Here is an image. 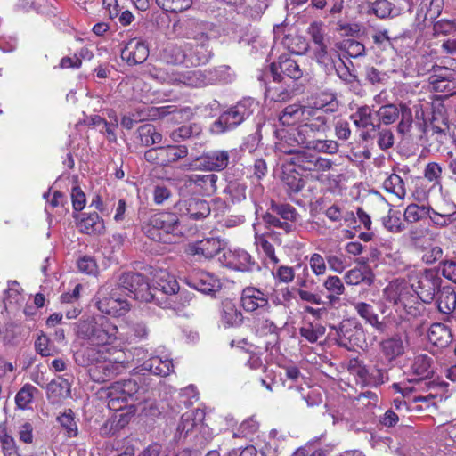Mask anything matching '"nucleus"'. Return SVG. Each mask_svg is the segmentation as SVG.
Segmentation results:
<instances>
[{"label":"nucleus","instance_id":"1","mask_svg":"<svg viewBox=\"0 0 456 456\" xmlns=\"http://www.w3.org/2000/svg\"><path fill=\"white\" fill-rule=\"evenodd\" d=\"M118 331L117 325L105 317L79 321L77 335L86 341L87 346L74 354L76 363L89 369L100 364L110 354V348L107 346L118 338Z\"/></svg>","mask_w":456,"mask_h":456},{"label":"nucleus","instance_id":"2","mask_svg":"<svg viewBox=\"0 0 456 456\" xmlns=\"http://www.w3.org/2000/svg\"><path fill=\"white\" fill-rule=\"evenodd\" d=\"M229 70L226 66H221L218 69L209 71H201L200 69L186 70L182 73H167L159 68L152 67L149 70L152 78L160 82L183 84L191 87H202L216 82H227L228 79L224 74Z\"/></svg>","mask_w":456,"mask_h":456},{"label":"nucleus","instance_id":"3","mask_svg":"<svg viewBox=\"0 0 456 456\" xmlns=\"http://www.w3.org/2000/svg\"><path fill=\"white\" fill-rule=\"evenodd\" d=\"M259 103L254 98L245 97L224 111L212 124L211 130L223 134L236 128L258 110Z\"/></svg>","mask_w":456,"mask_h":456},{"label":"nucleus","instance_id":"4","mask_svg":"<svg viewBox=\"0 0 456 456\" xmlns=\"http://www.w3.org/2000/svg\"><path fill=\"white\" fill-rule=\"evenodd\" d=\"M142 381V378L137 377L111 384L106 393L110 409L118 411L123 409L129 400H140L141 395L146 391Z\"/></svg>","mask_w":456,"mask_h":456},{"label":"nucleus","instance_id":"5","mask_svg":"<svg viewBox=\"0 0 456 456\" xmlns=\"http://www.w3.org/2000/svg\"><path fill=\"white\" fill-rule=\"evenodd\" d=\"M258 79L263 83L265 88V97L272 101L283 102L290 100L295 94L296 85L293 81H289L281 74L275 71H262Z\"/></svg>","mask_w":456,"mask_h":456},{"label":"nucleus","instance_id":"6","mask_svg":"<svg viewBox=\"0 0 456 456\" xmlns=\"http://www.w3.org/2000/svg\"><path fill=\"white\" fill-rule=\"evenodd\" d=\"M177 212H158L151 215L143 231L153 240L161 241V232L165 234L179 235L182 233Z\"/></svg>","mask_w":456,"mask_h":456},{"label":"nucleus","instance_id":"7","mask_svg":"<svg viewBox=\"0 0 456 456\" xmlns=\"http://www.w3.org/2000/svg\"><path fill=\"white\" fill-rule=\"evenodd\" d=\"M118 289L126 292V294L134 297L135 300L142 302H159V298L152 292L151 287L149 285L147 279L141 273L134 272L123 273L118 281Z\"/></svg>","mask_w":456,"mask_h":456},{"label":"nucleus","instance_id":"8","mask_svg":"<svg viewBox=\"0 0 456 456\" xmlns=\"http://www.w3.org/2000/svg\"><path fill=\"white\" fill-rule=\"evenodd\" d=\"M442 279L435 269H425L411 278V289L425 304L432 303L442 289Z\"/></svg>","mask_w":456,"mask_h":456},{"label":"nucleus","instance_id":"9","mask_svg":"<svg viewBox=\"0 0 456 456\" xmlns=\"http://www.w3.org/2000/svg\"><path fill=\"white\" fill-rule=\"evenodd\" d=\"M290 163L298 169V172L309 173L314 177L329 171L333 166V162L330 159L318 156L305 148L294 153L290 158Z\"/></svg>","mask_w":456,"mask_h":456},{"label":"nucleus","instance_id":"10","mask_svg":"<svg viewBox=\"0 0 456 456\" xmlns=\"http://www.w3.org/2000/svg\"><path fill=\"white\" fill-rule=\"evenodd\" d=\"M338 336V344L346 348L362 347L365 343L364 328L355 318L344 319L338 326H332Z\"/></svg>","mask_w":456,"mask_h":456},{"label":"nucleus","instance_id":"11","mask_svg":"<svg viewBox=\"0 0 456 456\" xmlns=\"http://www.w3.org/2000/svg\"><path fill=\"white\" fill-rule=\"evenodd\" d=\"M188 155V149L184 145L159 146L147 150L144 159L147 162L167 167Z\"/></svg>","mask_w":456,"mask_h":456},{"label":"nucleus","instance_id":"12","mask_svg":"<svg viewBox=\"0 0 456 456\" xmlns=\"http://www.w3.org/2000/svg\"><path fill=\"white\" fill-rule=\"evenodd\" d=\"M276 134L278 141L275 143V147L279 151L289 154L292 157L301 147L306 149L308 137H305L299 126L297 127L278 130Z\"/></svg>","mask_w":456,"mask_h":456},{"label":"nucleus","instance_id":"13","mask_svg":"<svg viewBox=\"0 0 456 456\" xmlns=\"http://www.w3.org/2000/svg\"><path fill=\"white\" fill-rule=\"evenodd\" d=\"M408 346L407 336L399 333L382 339L379 344L382 362L388 366H394L395 362L406 353Z\"/></svg>","mask_w":456,"mask_h":456},{"label":"nucleus","instance_id":"14","mask_svg":"<svg viewBox=\"0 0 456 456\" xmlns=\"http://www.w3.org/2000/svg\"><path fill=\"white\" fill-rule=\"evenodd\" d=\"M235 150H213L204 152L201 156L195 159V163L191 164L193 168L207 171H222L225 169L231 158L234 155Z\"/></svg>","mask_w":456,"mask_h":456},{"label":"nucleus","instance_id":"15","mask_svg":"<svg viewBox=\"0 0 456 456\" xmlns=\"http://www.w3.org/2000/svg\"><path fill=\"white\" fill-rule=\"evenodd\" d=\"M97 308L103 314L120 316L129 310V304L126 300L120 298L116 290L109 295L108 288L102 287L96 295Z\"/></svg>","mask_w":456,"mask_h":456},{"label":"nucleus","instance_id":"16","mask_svg":"<svg viewBox=\"0 0 456 456\" xmlns=\"http://www.w3.org/2000/svg\"><path fill=\"white\" fill-rule=\"evenodd\" d=\"M223 264L224 266L244 273L259 271L260 266L253 256L245 249H228L223 254Z\"/></svg>","mask_w":456,"mask_h":456},{"label":"nucleus","instance_id":"17","mask_svg":"<svg viewBox=\"0 0 456 456\" xmlns=\"http://www.w3.org/2000/svg\"><path fill=\"white\" fill-rule=\"evenodd\" d=\"M240 305L248 313L259 311L266 314L271 310L268 294L254 286H248L242 289Z\"/></svg>","mask_w":456,"mask_h":456},{"label":"nucleus","instance_id":"18","mask_svg":"<svg viewBox=\"0 0 456 456\" xmlns=\"http://www.w3.org/2000/svg\"><path fill=\"white\" fill-rule=\"evenodd\" d=\"M303 123L299 125L305 137L313 138L317 134H324L330 129L329 118L322 110L308 107Z\"/></svg>","mask_w":456,"mask_h":456},{"label":"nucleus","instance_id":"19","mask_svg":"<svg viewBox=\"0 0 456 456\" xmlns=\"http://www.w3.org/2000/svg\"><path fill=\"white\" fill-rule=\"evenodd\" d=\"M225 248V242L219 238L209 237L188 245L187 253L199 260L211 259Z\"/></svg>","mask_w":456,"mask_h":456},{"label":"nucleus","instance_id":"20","mask_svg":"<svg viewBox=\"0 0 456 456\" xmlns=\"http://www.w3.org/2000/svg\"><path fill=\"white\" fill-rule=\"evenodd\" d=\"M174 208L180 216H188L191 220H201L210 214L208 203L197 198L180 200Z\"/></svg>","mask_w":456,"mask_h":456},{"label":"nucleus","instance_id":"21","mask_svg":"<svg viewBox=\"0 0 456 456\" xmlns=\"http://www.w3.org/2000/svg\"><path fill=\"white\" fill-rule=\"evenodd\" d=\"M110 354L106 355V359L88 370L91 379L98 383L105 382L119 374H121L126 366L122 361L111 360Z\"/></svg>","mask_w":456,"mask_h":456},{"label":"nucleus","instance_id":"22","mask_svg":"<svg viewBox=\"0 0 456 456\" xmlns=\"http://www.w3.org/2000/svg\"><path fill=\"white\" fill-rule=\"evenodd\" d=\"M195 44L185 42L186 66L207 64L213 56L208 37L205 40H195Z\"/></svg>","mask_w":456,"mask_h":456},{"label":"nucleus","instance_id":"23","mask_svg":"<svg viewBox=\"0 0 456 456\" xmlns=\"http://www.w3.org/2000/svg\"><path fill=\"white\" fill-rule=\"evenodd\" d=\"M432 363V357L423 354L415 356L411 365V371L416 376L414 380L420 385L424 384L427 389H432L437 386L434 381H427V379H431L434 374ZM411 381H413V379Z\"/></svg>","mask_w":456,"mask_h":456},{"label":"nucleus","instance_id":"24","mask_svg":"<svg viewBox=\"0 0 456 456\" xmlns=\"http://www.w3.org/2000/svg\"><path fill=\"white\" fill-rule=\"evenodd\" d=\"M121 59L134 66L144 62L149 56V47L141 38H132L121 50Z\"/></svg>","mask_w":456,"mask_h":456},{"label":"nucleus","instance_id":"25","mask_svg":"<svg viewBox=\"0 0 456 456\" xmlns=\"http://www.w3.org/2000/svg\"><path fill=\"white\" fill-rule=\"evenodd\" d=\"M187 285L204 294H212L221 288L220 281L212 273L198 271L185 279Z\"/></svg>","mask_w":456,"mask_h":456},{"label":"nucleus","instance_id":"26","mask_svg":"<svg viewBox=\"0 0 456 456\" xmlns=\"http://www.w3.org/2000/svg\"><path fill=\"white\" fill-rule=\"evenodd\" d=\"M350 118L358 128L366 129L370 127V130L361 134L363 141L372 139L374 137L372 133L379 129V123L377 125L372 123V110L368 105L358 107L356 111L350 116Z\"/></svg>","mask_w":456,"mask_h":456},{"label":"nucleus","instance_id":"27","mask_svg":"<svg viewBox=\"0 0 456 456\" xmlns=\"http://www.w3.org/2000/svg\"><path fill=\"white\" fill-rule=\"evenodd\" d=\"M202 23L196 19L190 18L183 21L175 20L172 29L176 37L192 38L194 40H205L208 35L201 31Z\"/></svg>","mask_w":456,"mask_h":456},{"label":"nucleus","instance_id":"28","mask_svg":"<svg viewBox=\"0 0 456 456\" xmlns=\"http://www.w3.org/2000/svg\"><path fill=\"white\" fill-rule=\"evenodd\" d=\"M350 305L365 323L370 324L379 332L385 331L386 324L379 321V314L372 305L362 301H351Z\"/></svg>","mask_w":456,"mask_h":456},{"label":"nucleus","instance_id":"29","mask_svg":"<svg viewBox=\"0 0 456 456\" xmlns=\"http://www.w3.org/2000/svg\"><path fill=\"white\" fill-rule=\"evenodd\" d=\"M274 69L277 73L281 74L286 79L294 83L303 76V70L298 63L290 58L281 57L278 62L271 63L266 70L273 71Z\"/></svg>","mask_w":456,"mask_h":456},{"label":"nucleus","instance_id":"30","mask_svg":"<svg viewBox=\"0 0 456 456\" xmlns=\"http://www.w3.org/2000/svg\"><path fill=\"white\" fill-rule=\"evenodd\" d=\"M186 53L185 42L168 43L159 52V58L167 64L186 66Z\"/></svg>","mask_w":456,"mask_h":456},{"label":"nucleus","instance_id":"31","mask_svg":"<svg viewBox=\"0 0 456 456\" xmlns=\"http://www.w3.org/2000/svg\"><path fill=\"white\" fill-rule=\"evenodd\" d=\"M220 320L225 327H238L243 322V314L231 299H224L221 303Z\"/></svg>","mask_w":456,"mask_h":456},{"label":"nucleus","instance_id":"32","mask_svg":"<svg viewBox=\"0 0 456 456\" xmlns=\"http://www.w3.org/2000/svg\"><path fill=\"white\" fill-rule=\"evenodd\" d=\"M217 175L215 174L186 175L184 182L186 186L194 185L205 194H212L216 191Z\"/></svg>","mask_w":456,"mask_h":456},{"label":"nucleus","instance_id":"33","mask_svg":"<svg viewBox=\"0 0 456 456\" xmlns=\"http://www.w3.org/2000/svg\"><path fill=\"white\" fill-rule=\"evenodd\" d=\"M151 290L153 293L156 294V296L159 298V303L155 301L156 304L162 305V303L159 300V294L175 295L179 291V285L174 276L170 275L166 271H160L159 275L157 276L156 286L151 288Z\"/></svg>","mask_w":456,"mask_h":456},{"label":"nucleus","instance_id":"34","mask_svg":"<svg viewBox=\"0 0 456 456\" xmlns=\"http://www.w3.org/2000/svg\"><path fill=\"white\" fill-rule=\"evenodd\" d=\"M307 106L290 104L285 107L280 115V121L284 126H292L296 123H303L305 115H308Z\"/></svg>","mask_w":456,"mask_h":456},{"label":"nucleus","instance_id":"35","mask_svg":"<svg viewBox=\"0 0 456 456\" xmlns=\"http://www.w3.org/2000/svg\"><path fill=\"white\" fill-rule=\"evenodd\" d=\"M429 341L439 347L447 346L452 340L450 329L444 323H433L428 330Z\"/></svg>","mask_w":456,"mask_h":456},{"label":"nucleus","instance_id":"36","mask_svg":"<svg viewBox=\"0 0 456 456\" xmlns=\"http://www.w3.org/2000/svg\"><path fill=\"white\" fill-rule=\"evenodd\" d=\"M323 287L328 292L326 297L330 305L333 306L340 300V296L345 292V286L338 276L330 275L323 282Z\"/></svg>","mask_w":456,"mask_h":456},{"label":"nucleus","instance_id":"37","mask_svg":"<svg viewBox=\"0 0 456 456\" xmlns=\"http://www.w3.org/2000/svg\"><path fill=\"white\" fill-rule=\"evenodd\" d=\"M436 296L439 312L449 314L456 309V292L453 288L451 286L442 287Z\"/></svg>","mask_w":456,"mask_h":456},{"label":"nucleus","instance_id":"38","mask_svg":"<svg viewBox=\"0 0 456 456\" xmlns=\"http://www.w3.org/2000/svg\"><path fill=\"white\" fill-rule=\"evenodd\" d=\"M172 368L173 365L170 360H163L159 356H152L142 364V370H146L158 376L168 375L173 370Z\"/></svg>","mask_w":456,"mask_h":456},{"label":"nucleus","instance_id":"39","mask_svg":"<svg viewBox=\"0 0 456 456\" xmlns=\"http://www.w3.org/2000/svg\"><path fill=\"white\" fill-rule=\"evenodd\" d=\"M204 415V411L200 409L186 411L181 416L179 424L177 426V432L180 434V436L183 435V436H186L198 423L202 421Z\"/></svg>","mask_w":456,"mask_h":456},{"label":"nucleus","instance_id":"40","mask_svg":"<svg viewBox=\"0 0 456 456\" xmlns=\"http://www.w3.org/2000/svg\"><path fill=\"white\" fill-rule=\"evenodd\" d=\"M78 226L82 232L90 235L102 234L105 231V225L102 218L95 212L82 218Z\"/></svg>","mask_w":456,"mask_h":456},{"label":"nucleus","instance_id":"41","mask_svg":"<svg viewBox=\"0 0 456 456\" xmlns=\"http://www.w3.org/2000/svg\"><path fill=\"white\" fill-rule=\"evenodd\" d=\"M345 281L348 285H357L361 282L370 284L373 281V274L369 266L353 268L345 274Z\"/></svg>","mask_w":456,"mask_h":456},{"label":"nucleus","instance_id":"42","mask_svg":"<svg viewBox=\"0 0 456 456\" xmlns=\"http://www.w3.org/2000/svg\"><path fill=\"white\" fill-rule=\"evenodd\" d=\"M383 188L401 200L406 196L404 181L397 174H391L387 176L383 182Z\"/></svg>","mask_w":456,"mask_h":456},{"label":"nucleus","instance_id":"43","mask_svg":"<svg viewBox=\"0 0 456 456\" xmlns=\"http://www.w3.org/2000/svg\"><path fill=\"white\" fill-rule=\"evenodd\" d=\"M270 210L279 216L285 222L293 224L297 221L299 214L297 209L289 204H281L272 201Z\"/></svg>","mask_w":456,"mask_h":456},{"label":"nucleus","instance_id":"44","mask_svg":"<svg viewBox=\"0 0 456 456\" xmlns=\"http://www.w3.org/2000/svg\"><path fill=\"white\" fill-rule=\"evenodd\" d=\"M313 108L322 110L324 113H333L338 109V102L334 94L321 93Z\"/></svg>","mask_w":456,"mask_h":456},{"label":"nucleus","instance_id":"45","mask_svg":"<svg viewBox=\"0 0 456 456\" xmlns=\"http://www.w3.org/2000/svg\"><path fill=\"white\" fill-rule=\"evenodd\" d=\"M430 206L410 204L403 212V218L407 223L413 224L428 217Z\"/></svg>","mask_w":456,"mask_h":456},{"label":"nucleus","instance_id":"46","mask_svg":"<svg viewBox=\"0 0 456 456\" xmlns=\"http://www.w3.org/2000/svg\"><path fill=\"white\" fill-rule=\"evenodd\" d=\"M269 232L260 234L255 232V245L256 248H261L265 256L273 264H278L280 259L275 254L273 245L267 240Z\"/></svg>","mask_w":456,"mask_h":456},{"label":"nucleus","instance_id":"47","mask_svg":"<svg viewBox=\"0 0 456 456\" xmlns=\"http://www.w3.org/2000/svg\"><path fill=\"white\" fill-rule=\"evenodd\" d=\"M456 206H452V211L451 212H438L429 207L430 213L428 217L431 222L438 227H446L456 221Z\"/></svg>","mask_w":456,"mask_h":456},{"label":"nucleus","instance_id":"48","mask_svg":"<svg viewBox=\"0 0 456 456\" xmlns=\"http://www.w3.org/2000/svg\"><path fill=\"white\" fill-rule=\"evenodd\" d=\"M263 221L266 228H278L284 231L286 233H290L296 231V225L289 222H285L279 216L272 212H266L263 215Z\"/></svg>","mask_w":456,"mask_h":456},{"label":"nucleus","instance_id":"49","mask_svg":"<svg viewBox=\"0 0 456 456\" xmlns=\"http://www.w3.org/2000/svg\"><path fill=\"white\" fill-rule=\"evenodd\" d=\"M338 143L333 140H314L308 138L307 150H314L316 152L336 154L338 151Z\"/></svg>","mask_w":456,"mask_h":456},{"label":"nucleus","instance_id":"50","mask_svg":"<svg viewBox=\"0 0 456 456\" xmlns=\"http://www.w3.org/2000/svg\"><path fill=\"white\" fill-rule=\"evenodd\" d=\"M307 33L310 36L314 46L330 45V37L325 33L324 25L322 22H312L307 28Z\"/></svg>","mask_w":456,"mask_h":456},{"label":"nucleus","instance_id":"51","mask_svg":"<svg viewBox=\"0 0 456 456\" xmlns=\"http://www.w3.org/2000/svg\"><path fill=\"white\" fill-rule=\"evenodd\" d=\"M367 12L369 14H374L379 19H386L390 16L393 4L387 0H376L374 2H368Z\"/></svg>","mask_w":456,"mask_h":456},{"label":"nucleus","instance_id":"52","mask_svg":"<svg viewBox=\"0 0 456 456\" xmlns=\"http://www.w3.org/2000/svg\"><path fill=\"white\" fill-rule=\"evenodd\" d=\"M281 181L289 193H297L304 187V182L298 175V171H283Z\"/></svg>","mask_w":456,"mask_h":456},{"label":"nucleus","instance_id":"53","mask_svg":"<svg viewBox=\"0 0 456 456\" xmlns=\"http://www.w3.org/2000/svg\"><path fill=\"white\" fill-rule=\"evenodd\" d=\"M169 106H143L142 109H136V118H139V121H143L145 119L156 120L158 118L165 117L167 113H169Z\"/></svg>","mask_w":456,"mask_h":456},{"label":"nucleus","instance_id":"54","mask_svg":"<svg viewBox=\"0 0 456 456\" xmlns=\"http://www.w3.org/2000/svg\"><path fill=\"white\" fill-rule=\"evenodd\" d=\"M57 421L66 431L69 437H75L77 435V425L75 421V415L72 410L67 409L62 414L57 417Z\"/></svg>","mask_w":456,"mask_h":456},{"label":"nucleus","instance_id":"55","mask_svg":"<svg viewBox=\"0 0 456 456\" xmlns=\"http://www.w3.org/2000/svg\"><path fill=\"white\" fill-rule=\"evenodd\" d=\"M444 0H422L420 11L425 12L426 20H435L442 12Z\"/></svg>","mask_w":456,"mask_h":456},{"label":"nucleus","instance_id":"56","mask_svg":"<svg viewBox=\"0 0 456 456\" xmlns=\"http://www.w3.org/2000/svg\"><path fill=\"white\" fill-rule=\"evenodd\" d=\"M382 224L388 232L393 233H399L405 230V225L399 214L392 209H389L387 214L382 217Z\"/></svg>","mask_w":456,"mask_h":456},{"label":"nucleus","instance_id":"57","mask_svg":"<svg viewBox=\"0 0 456 456\" xmlns=\"http://www.w3.org/2000/svg\"><path fill=\"white\" fill-rule=\"evenodd\" d=\"M37 392V389L34 386L30 384L24 385L15 396L17 407L21 410L27 409L33 400L34 394Z\"/></svg>","mask_w":456,"mask_h":456},{"label":"nucleus","instance_id":"58","mask_svg":"<svg viewBox=\"0 0 456 456\" xmlns=\"http://www.w3.org/2000/svg\"><path fill=\"white\" fill-rule=\"evenodd\" d=\"M201 129L197 124L183 125L170 134V137L174 142H180L198 135Z\"/></svg>","mask_w":456,"mask_h":456},{"label":"nucleus","instance_id":"59","mask_svg":"<svg viewBox=\"0 0 456 456\" xmlns=\"http://www.w3.org/2000/svg\"><path fill=\"white\" fill-rule=\"evenodd\" d=\"M156 4L166 12H181L191 6L192 0H156Z\"/></svg>","mask_w":456,"mask_h":456},{"label":"nucleus","instance_id":"60","mask_svg":"<svg viewBox=\"0 0 456 456\" xmlns=\"http://www.w3.org/2000/svg\"><path fill=\"white\" fill-rule=\"evenodd\" d=\"M254 327L260 336L277 335L278 328L273 321L264 315L254 319Z\"/></svg>","mask_w":456,"mask_h":456},{"label":"nucleus","instance_id":"61","mask_svg":"<svg viewBox=\"0 0 456 456\" xmlns=\"http://www.w3.org/2000/svg\"><path fill=\"white\" fill-rule=\"evenodd\" d=\"M329 45H330L314 46L313 49V58L318 64L325 67L326 69L334 67L332 54L328 50Z\"/></svg>","mask_w":456,"mask_h":456},{"label":"nucleus","instance_id":"62","mask_svg":"<svg viewBox=\"0 0 456 456\" xmlns=\"http://www.w3.org/2000/svg\"><path fill=\"white\" fill-rule=\"evenodd\" d=\"M379 122L385 125H390L396 121L399 117V110L395 104H387L381 106L378 111Z\"/></svg>","mask_w":456,"mask_h":456},{"label":"nucleus","instance_id":"63","mask_svg":"<svg viewBox=\"0 0 456 456\" xmlns=\"http://www.w3.org/2000/svg\"><path fill=\"white\" fill-rule=\"evenodd\" d=\"M456 34V19L440 20L433 25V35L435 37L450 36Z\"/></svg>","mask_w":456,"mask_h":456},{"label":"nucleus","instance_id":"64","mask_svg":"<svg viewBox=\"0 0 456 456\" xmlns=\"http://www.w3.org/2000/svg\"><path fill=\"white\" fill-rule=\"evenodd\" d=\"M325 333V328L322 325L314 326L313 323L300 328L299 334L310 343H315Z\"/></svg>","mask_w":456,"mask_h":456}]
</instances>
